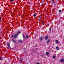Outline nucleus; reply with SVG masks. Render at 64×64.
Wrapping results in <instances>:
<instances>
[{"label":"nucleus","mask_w":64,"mask_h":64,"mask_svg":"<svg viewBox=\"0 0 64 64\" xmlns=\"http://www.w3.org/2000/svg\"><path fill=\"white\" fill-rule=\"evenodd\" d=\"M22 62V60H20L19 61L20 63V62Z\"/></svg>","instance_id":"20"},{"label":"nucleus","mask_w":64,"mask_h":64,"mask_svg":"<svg viewBox=\"0 0 64 64\" xmlns=\"http://www.w3.org/2000/svg\"><path fill=\"white\" fill-rule=\"evenodd\" d=\"M60 62L62 63H63L64 62V60L63 59H61Z\"/></svg>","instance_id":"8"},{"label":"nucleus","mask_w":64,"mask_h":64,"mask_svg":"<svg viewBox=\"0 0 64 64\" xmlns=\"http://www.w3.org/2000/svg\"><path fill=\"white\" fill-rule=\"evenodd\" d=\"M41 18H42V17H40V18L39 19V20L40 21V20H41Z\"/></svg>","instance_id":"15"},{"label":"nucleus","mask_w":64,"mask_h":64,"mask_svg":"<svg viewBox=\"0 0 64 64\" xmlns=\"http://www.w3.org/2000/svg\"><path fill=\"white\" fill-rule=\"evenodd\" d=\"M21 33V32L18 31L17 32V34H19V33Z\"/></svg>","instance_id":"13"},{"label":"nucleus","mask_w":64,"mask_h":64,"mask_svg":"<svg viewBox=\"0 0 64 64\" xmlns=\"http://www.w3.org/2000/svg\"><path fill=\"white\" fill-rule=\"evenodd\" d=\"M46 55H49V52H47L46 53Z\"/></svg>","instance_id":"14"},{"label":"nucleus","mask_w":64,"mask_h":64,"mask_svg":"<svg viewBox=\"0 0 64 64\" xmlns=\"http://www.w3.org/2000/svg\"><path fill=\"white\" fill-rule=\"evenodd\" d=\"M3 60V59L2 58H0V60Z\"/></svg>","instance_id":"19"},{"label":"nucleus","mask_w":64,"mask_h":64,"mask_svg":"<svg viewBox=\"0 0 64 64\" xmlns=\"http://www.w3.org/2000/svg\"><path fill=\"white\" fill-rule=\"evenodd\" d=\"M52 3H54V1H53V2H52Z\"/></svg>","instance_id":"27"},{"label":"nucleus","mask_w":64,"mask_h":64,"mask_svg":"<svg viewBox=\"0 0 64 64\" xmlns=\"http://www.w3.org/2000/svg\"><path fill=\"white\" fill-rule=\"evenodd\" d=\"M56 49L57 50H59V48L58 46H57L56 47Z\"/></svg>","instance_id":"9"},{"label":"nucleus","mask_w":64,"mask_h":64,"mask_svg":"<svg viewBox=\"0 0 64 64\" xmlns=\"http://www.w3.org/2000/svg\"><path fill=\"white\" fill-rule=\"evenodd\" d=\"M48 38V36H45V40H47Z\"/></svg>","instance_id":"2"},{"label":"nucleus","mask_w":64,"mask_h":64,"mask_svg":"<svg viewBox=\"0 0 64 64\" xmlns=\"http://www.w3.org/2000/svg\"><path fill=\"white\" fill-rule=\"evenodd\" d=\"M14 12H15V10H14Z\"/></svg>","instance_id":"28"},{"label":"nucleus","mask_w":64,"mask_h":64,"mask_svg":"<svg viewBox=\"0 0 64 64\" xmlns=\"http://www.w3.org/2000/svg\"><path fill=\"white\" fill-rule=\"evenodd\" d=\"M50 40H47L46 42V43L47 44H48V43H49L50 42Z\"/></svg>","instance_id":"3"},{"label":"nucleus","mask_w":64,"mask_h":64,"mask_svg":"<svg viewBox=\"0 0 64 64\" xmlns=\"http://www.w3.org/2000/svg\"><path fill=\"white\" fill-rule=\"evenodd\" d=\"M11 9V8H10V9Z\"/></svg>","instance_id":"31"},{"label":"nucleus","mask_w":64,"mask_h":64,"mask_svg":"<svg viewBox=\"0 0 64 64\" xmlns=\"http://www.w3.org/2000/svg\"><path fill=\"white\" fill-rule=\"evenodd\" d=\"M43 40V37L42 36H41L40 38V41H42V40Z\"/></svg>","instance_id":"6"},{"label":"nucleus","mask_w":64,"mask_h":64,"mask_svg":"<svg viewBox=\"0 0 64 64\" xmlns=\"http://www.w3.org/2000/svg\"><path fill=\"white\" fill-rule=\"evenodd\" d=\"M26 37L27 38H29V36L27 35H26Z\"/></svg>","instance_id":"12"},{"label":"nucleus","mask_w":64,"mask_h":64,"mask_svg":"<svg viewBox=\"0 0 64 64\" xmlns=\"http://www.w3.org/2000/svg\"><path fill=\"white\" fill-rule=\"evenodd\" d=\"M44 21H43L42 22V25H43V24H44Z\"/></svg>","instance_id":"16"},{"label":"nucleus","mask_w":64,"mask_h":64,"mask_svg":"<svg viewBox=\"0 0 64 64\" xmlns=\"http://www.w3.org/2000/svg\"><path fill=\"white\" fill-rule=\"evenodd\" d=\"M23 36L24 38V39H25V36L24 34L23 35Z\"/></svg>","instance_id":"10"},{"label":"nucleus","mask_w":64,"mask_h":64,"mask_svg":"<svg viewBox=\"0 0 64 64\" xmlns=\"http://www.w3.org/2000/svg\"><path fill=\"white\" fill-rule=\"evenodd\" d=\"M8 8L7 7L6 8Z\"/></svg>","instance_id":"32"},{"label":"nucleus","mask_w":64,"mask_h":64,"mask_svg":"<svg viewBox=\"0 0 64 64\" xmlns=\"http://www.w3.org/2000/svg\"><path fill=\"white\" fill-rule=\"evenodd\" d=\"M8 47H9V48H10V43H8Z\"/></svg>","instance_id":"5"},{"label":"nucleus","mask_w":64,"mask_h":64,"mask_svg":"<svg viewBox=\"0 0 64 64\" xmlns=\"http://www.w3.org/2000/svg\"><path fill=\"white\" fill-rule=\"evenodd\" d=\"M23 16H24V15H22V17H23Z\"/></svg>","instance_id":"29"},{"label":"nucleus","mask_w":64,"mask_h":64,"mask_svg":"<svg viewBox=\"0 0 64 64\" xmlns=\"http://www.w3.org/2000/svg\"><path fill=\"white\" fill-rule=\"evenodd\" d=\"M0 11H1V10H0Z\"/></svg>","instance_id":"33"},{"label":"nucleus","mask_w":64,"mask_h":64,"mask_svg":"<svg viewBox=\"0 0 64 64\" xmlns=\"http://www.w3.org/2000/svg\"><path fill=\"white\" fill-rule=\"evenodd\" d=\"M10 1L13 2H14V0H10Z\"/></svg>","instance_id":"23"},{"label":"nucleus","mask_w":64,"mask_h":64,"mask_svg":"<svg viewBox=\"0 0 64 64\" xmlns=\"http://www.w3.org/2000/svg\"><path fill=\"white\" fill-rule=\"evenodd\" d=\"M12 17H14V16H12Z\"/></svg>","instance_id":"30"},{"label":"nucleus","mask_w":64,"mask_h":64,"mask_svg":"<svg viewBox=\"0 0 64 64\" xmlns=\"http://www.w3.org/2000/svg\"><path fill=\"white\" fill-rule=\"evenodd\" d=\"M36 14H34V17H36Z\"/></svg>","instance_id":"21"},{"label":"nucleus","mask_w":64,"mask_h":64,"mask_svg":"<svg viewBox=\"0 0 64 64\" xmlns=\"http://www.w3.org/2000/svg\"><path fill=\"white\" fill-rule=\"evenodd\" d=\"M53 58L54 59H55V56H53Z\"/></svg>","instance_id":"22"},{"label":"nucleus","mask_w":64,"mask_h":64,"mask_svg":"<svg viewBox=\"0 0 64 64\" xmlns=\"http://www.w3.org/2000/svg\"><path fill=\"white\" fill-rule=\"evenodd\" d=\"M58 12H60V13H61V10H59Z\"/></svg>","instance_id":"17"},{"label":"nucleus","mask_w":64,"mask_h":64,"mask_svg":"<svg viewBox=\"0 0 64 64\" xmlns=\"http://www.w3.org/2000/svg\"><path fill=\"white\" fill-rule=\"evenodd\" d=\"M50 31H51V29L50 28Z\"/></svg>","instance_id":"25"},{"label":"nucleus","mask_w":64,"mask_h":64,"mask_svg":"<svg viewBox=\"0 0 64 64\" xmlns=\"http://www.w3.org/2000/svg\"><path fill=\"white\" fill-rule=\"evenodd\" d=\"M44 6V4H42V6Z\"/></svg>","instance_id":"26"},{"label":"nucleus","mask_w":64,"mask_h":64,"mask_svg":"<svg viewBox=\"0 0 64 64\" xmlns=\"http://www.w3.org/2000/svg\"><path fill=\"white\" fill-rule=\"evenodd\" d=\"M18 42H19V43H23V42H22L21 40H20L18 41Z\"/></svg>","instance_id":"4"},{"label":"nucleus","mask_w":64,"mask_h":64,"mask_svg":"<svg viewBox=\"0 0 64 64\" xmlns=\"http://www.w3.org/2000/svg\"><path fill=\"white\" fill-rule=\"evenodd\" d=\"M0 21H1V18H0Z\"/></svg>","instance_id":"24"},{"label":"nucleus","mask_w":64,"mask_h":64,"mask_svg":"<svg viewBox=\"0 0 64 64\" xmlns=\"http://www.w3.org/2000/svg\"><path fill=\"white\" fill-rule=\"evenodd\" d=\"M14 37V36L13 35H12V38H13Z\"/></svg>","instance_id":"18"},{"label":"nucleus","mask_w":64,"mask_h":64,"mask_svg":"<svg viewBox=\"0 0 64 64\" xmlns=\"http://www.w3.org/2000/svg\"><path fill=\"white\" fill-rule=\"evenodd\" d=\"M12 41L13 42H14V43H17V42H16V41L15 40H14V39H12Z\"/></svg>","instance_id":"7"},{"label":"nucleus","mask_w":64,"mask_h":64,"mask_svg":"<svg viewBox=\"0 0 64 64\" xmlns=\"http://www.w3.org/2000/svg\"><path fill=\"white\" fill-rule=\"evenodd\" d=\"M17 36H18V34H15L14 35V39H16V38H17Z\"/></svg>","instance_id":"1"},{"label":"nucleus","mask_w":64,"mask_h":64,"mask_svg":"<svg viewBox=\"0 0 64 64\" xmlns=\"http://www.w3.org/2000/svg\"><path fill=\"white\" fill-rule=\"evenodd\" d=\"M56 42V43H58V40H55Z\"/></svg>","instance_id":"11"}]
</instances>
